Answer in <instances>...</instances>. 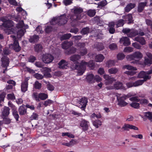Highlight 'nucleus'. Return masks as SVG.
<instances>
[{
    "instance_id": "6e6552de",
    "label": "nucleus",
    "mask_w": 152,
    "mask_h": 152,
    "mask_svg": "<svg viewBox=\"0 0 152 152\" xmlns=\"http://www.w3.org/2000/svg\"><path fill=\"white\" fill-rule=\"evenodd\" d=\"M129 96H125L117 98L118 101V105L121 107H124L127 105L128 103L125 101L126 99L129 98Z\"/></svg>"
},
{
    "instance_id": "4d7b16f0",
    "label": "nucleus",
    "mask_w": 152,
    "mask_h": 152,
    "mask_svg": "<svg viewBox=\"0 0 152 152\" xmlns=\"http://www.w3.org/2000/svg\"><path fill=\"white\" fill-rule=\"evenodd\" d=\"M146 75H147L146 72L142 71L139 73L138 77L140 78H143Z\"/></svg>"
},
{
    "instance_id": "58836bf2",
    "label": "nucleus",
    "mask_w": 152,
    "mask_h": 152,
    "mask_svg": "<svg viewBox=\"0 0 152 152\" xmlns=\"http://www.w3.org/2000/svg\"><path fill=\"white\" fill-rule=\"evenodd\" d=\"M125 18L126 21H128V23H132L133 22L132 16L131 14H129L126 16Z\"/></svg>"
},
{
    "instance_id": "0e129e2a",
    "label": "nucleus",
    "mask_w": 152,
    "mask_h": 152,
    "mask_svg": "<svg viewBox=\"0 0 152 152\" xmlns=\"http://www.w3.org/2000/svg\"><path fill=\"white\" fill-rule=\"evenodd\" d=\"M109 48L111 50H114L117 48V45L114 43H113L109 45Z\"/></svg>"
},
{
    "instance_id": "774afa93",
    "label": "nucleus",
    "mask_w": 152,
    "mask_h": 152,
    "mask_svg": "<svg viewBox=\"0 0 152 152\" xmlns=\"http://www.w3.org/2000/svg\"><path fill=\"white\" fill-rule=\"evenodd\" d=\"M52 27L51 26H47L45 29V32L47 33H48L52 31Z\"/></svg>"
},
{
    "instance_id": "052dcab7",
    "label": "nucleus",
    "mask_w": 152,
    "mask_h": 152,
    "mask_svg": "<svg viewBox=\"0 0 152 152\" xmlns=\"http://www.w3.org/2000/svg\"><path fill=\"white\" fill-rule=\"evenodd\" d=\"M7 97L8 99L14 100L15 99V96L13 93L8 94Z\"/></svg>"
},
{
    "instance_id": "3c124183",
    "label": "nucleus",
    "mask_w": 152,
    "mask_h": 152,
    "mask_svg": "<svg viewBox=\"0 0 152 152\" xmlns=\"http://www.w3.org/2000/svg\"><path fill=\"white\" fill-rule=\"evenodd\" d=\"M134 87L141 85L143 83V81L142 80H139L134 82Z\"/></svg>"
},
{
    "instance_id": "603ef678",
    "label": "nucleus",
    "mask_w": 152,
    "mask_h": 152,
    "mask_svg": "<svg viewBox=\"0 0 152 152\" xmlns=\"http://www.w3.org/2000/svg\"><path fill=\"white\" fill-rule=\"evenodd\" d=\"M130 105L131 107L135 109H138L140 107V104L139 103L133 102L130 104Z\"/></svg>"
},
{
    "instance_id": "423d86ee",
    "label": "nucleus",
    "mask_w": 152,
    "mask_h": 152,
    "mask_svg": "<svg viewBox=\"0 0 152 152\" xmlns=\"http://www.w3.org/2000/svg\"><path fill=\"white\" fill-rule=\"evenodd\" d=\"M54 59L53 56L49 53L43 54L42 56V60L45 64H50L51 63Z\"/></svg>"
},
{
    "instance_id": "c03bdc74",
    "label": "nucleus",
    "mask_w": 152,
    "mask_h": 152,
    "mask_svg": "<svg viewBox=\"0 0 152 152\" xmlns=\"http://www.w3.org/2000/svg\"><path fill=\"white\" fill-rule=\"evenodd\" d=\"M137 35H138V31H134L131 32H130L127 34L128 37H133Z\"/></svg>"
},
{
    "instance_id": "680f3d73",
    "label": "nucleus",
    "mask_w": 152,
    "mask_h": 152,
    "mask_svg": "<svg viewBox=\"0 0 152 152\" xmlns=\"http://www.w3.org/2000/svg\"><path fill=\"white\" fill-rule=\"evenodd\" d=\"M24 25V22L23 20L20 21L16 25L18 28H21L23 27Z\"/></svg>"
},
{
    "instance_id": "0eeeda50",
    "label": "nucleus",
    "mask_w": 152,
    "mask_h": 152,
    "mask_svg": "<svg viewBox=\"0 0 152 152\" xmlns=\"http://www.w3.org/2000/svg\"><path fill=\"white\" fill-rule=\"evenodd\" d=\"M143 55L139 51H136L132 54L128 55L126 56V58L130 60H134L135 58L140 59L142 58Z\"/></svg>"
},
{
    "instance_id": "6e6d98bb",
    "label": "nucleus",
    "mask_w": 152,
    "mask_h": 152,
    "mask_svg": "<svg viewBox=\"0 0 152 152\" xmlns=\"http://www.w3.org/2000/svg\"><path fill=\"white\" fill-rule=\"evenodd\" d=\"M8 105L11 108L12 112L17 110L16 107L11 102L9 101L8 102Z\"/></svg>"
},
{
    "instance_id": "473e14b6",
    "label": "nucleus",
    "mask_w": 152,
    "mask_h": 152,
    "mask_svg": "<svg viewBox=\"0 0 152 152\" xmlns=\"http://www.w3.org/2000/svg\"><path fill=\"white\" fill-rule=\"evenodd\" d=\"M93 124L96 128H98L102 125V122L99 120H96L93 122Z\"/></svg>"
},
{
    "instance_id": "f704fd0d",
    "label": "nucleus",
    "mask_w": 152,
    "mask_h": 152,
    "mask_svg": "<svg viewBox=\"0 0 152 152\" xmlns=\"http://www.w3.org/2000/svg\"><path fill=\"white\" fill-rule=\"evenodd\" d=\"M115 63V60H110L107 62L106 65L108 67H110L114 66Z\"/></svg>"
},
{
    "instance_id": "393cba45",
    "label": "nucleus",
    "mask_w": 152,
    "mask_h": 152,
    "mask_svg": "<svg viewBox=\"0 0 152 152\" xmlns=\"http://www.w3.org/2000/svg\"><path fill=\"white\" fill-rule=\"evenodd\" d=\"M135 6L134 4L129 3L124 8L125 12H129L132 9L134 8Z\"/></svg>"
},
{
    "instance_id": "bf43d9fd",
    "label": "nucleus",
    "mask_w": 152,
    "mask_h": 152,
    "mask_svg": "<svg viewBox=\"0 0 152 152\" xmlns=\"http://www.w3.org/2000/svg\"><path fill=\"white\" fill-rule=\"evenodd\" d=\"M7 117H2L3 119V122L4 124H10L11 122V120L9 118H7Z\"/></svg>"
},
{
    "instance_id": "ddd939ff",
    "label": "nucleus",
    "mask_w": 152,
    "mask_h": 152,
    "mask_svg": "<svg viewBox=\"0 0 152 152\" xmlns=\"http://www.w3.org/2000/svg\"><path fill=\"white\" fill-rule=\"evenodd\" d=\"M103 77L106 80L105 83L106 85L111 84L113 82L115 81V79L113 77H111L108 75H104Z\"/></svg>"
},
{
    "instance_id": "f03ea898",
    "label": "nucleus",
    "mask_w": 152,
    "mask_h": 152,
    "mask_svg": "<svg viewBox=\"0 0 152 152\" xmlns=\"http://www.w3.org/2000/svg\"><path fill=\"white\" fill-rule=\"evenodd\" d=\"M66 20V15L64 14L59 17L53 18L50 22V23L52 25L57 24L59 26H62L67 23Z\"/></svg>"
},
{
    "instance_id": "7ed1b4c3",
    "label": "nucleus",
    "mask_w": 152,
    "mask_h": 152,
    "mask_svg": "<svg viewBox=\"0 0 152 152\" xmlns=\"http://www.w3.org/2000/svg\"><path fill=\"white\" fill-rule=\"evenodd\" d=\"M95 63L93 60H90L88 62H85L82 60L81 61V67L80 71L78 72V75H81L83 74L86 69V66H87L90 68L94 67Z\"/></svg>"
},
{
    "instance_id": "2eb2a0df",
    "label": "nucleus",
    "mask_w": 152,
    "mask_h": 152,
    "mask_svg": "<svg viewBox=\"0 0 152 152\" xmlns=\"http://www.w3.org/2000/svg\"><path fill=\"white\" fill-rule=\"evenodd\" d=\"M120 42L125 46H129L130 44V39L126 37H123L120 39Z\"/></svg>"
},
{
    "instance_id": "20e7f679",
    "label": "nucleus",
    "mask_w": 152,
    "mask_h": 152,
    "mask_svg": "<svg viewBox=\"0 0 152 152\" xmlns=\"http://www.w3.org/2000/svg\"><path fill=\"white\" fill-rule=\"evenodd\" d=\"M10 37L13 39V43L10 44V47L15 52H19L21 50V47L19 45L18 40L16 39L15 36L11 35Z\"/></svg>"
},
{
    "instance_id": "37998d69",
    "label": "nucleus",
    "mask_w": 152,
    "mask_h": 152,
    "mask_svg": "<svg viewBox=\"0 0 152 152\" xmlns=\"http://www.w3.org/2000/svg\"><path fill=\"white\" fill-rule=\"evenodd\" d=\"M144 116L147 118L149 120L152 119V113L150 112H147L144 113Z\"/></svg>"
},
{
    "instance_id": "7c9ffc66",
    "label": "nucleus",
    "mask_w": 152,
    "mask_h": 152,
    "mask_svg": "<svg viewBox=\"0 0 152 152\" xmlns=\"http://www.w3.org/2000/svg\"><path fill=\"white\" fill-rule=\"evenodd\" d=\"M114 87L116 89H119L122 88L123 84L119 82H116L114 85Z\"/></svg>"
},
{
    "instance_id": "e433bc0d",
    "label": "nucleus",
    "mask_w": 152,
    "mask_h": 152,
    "mask_svg": "<svg viewBox=\"0 0 152 152\" xmlns=\"http://www.w3.org/2000/svg\"><path fill=\"white\" fill-rule=\"evenodd\" d=\"M96 13L95 10H89L87 11V15L90 17H93L95 15Z\"/></svg>"
},
{
    "instance_id": "5701e85b",
    "label": "nucleus",
    "mask_w": 152,
    "mask_h": 152,
    "mask_svg": "<svg viewBox=\"0 0 152 152\" xmlns=\"http://www.w3.org/2000/svg\"><path fill=\"white\" fill-rule=\"evenodd\" d=\"M73 45V43L71 42H64L62 45V47L63 49L66 50L69 48Z\"/></svg>"
},
{
    "instance_id": "c9c22d12",
    "label": "nucleus",
    "mask_w": 152,
    "mask_h": 152,
    "mask_svg": "<svg viewBox=\"0 0 152 152\" xmlns=\"http://www.w3.org/2000/svg\"><path fill=\"white\" fill-rule=\"evenodd\" d=\"M72 36V35L70 33L64 34L61 37V40H63L69 39Z\"/></svg>"
},
{
    "instance_id": "e2e57ef3",
    "label": "nucleus",
    "mask_w": 152,
    "mask_h": 152,
    "mask_svg": "<svg viewBox=\"0 0 152 152\" xmlns=\"http://www.w3.org/2000/svg\"><path fill=\"white\" fill-rule=\"evenodd\" d=\"M132 48L129 47H125L124 49V52H131L133 51Z\"/></svg>"
},
{
    "instance_id": "4c0bfd02",
    "label": "nucleus",
    "mask_w": 152,
    "mask_h": 152,
    "mask_svg": "<svg viewBox=\"0 0 152 152\" xmlns=\"http://www.w3.org/2000/svg\"><path fill=\"white\" fill-rule=\"evenodd\" d=\"M107 2L106 0H103L99 2L98 4L97 7L102 8L107 5Z\"/></svg>"
},
{
    "instance_id": "13d9d810",
    "label": "nucleus",
    "mask_w": 152,
    "mask_h": 152,
    "mask_svg": "<svg viewBox=\"0 0 152 152\" xmlns=\"http://www.w3.org/2000/svg\"><path fill=\"white\" fill-rule=\"evenodd\" d=\"M125 57V55L122 53H119L117 56V59L118 60H121L124 59Z\"/></svg>"
},
{
    "instance_id": "f257e3e1",
    "label": "nucleus",
    "mask_w": 152,
    "mask_h": 152,
    "mask_svg": "<svg viewBox=\"0 0 152 152\" xmlns=\"http://www.w3.org/2000/svg\"><path fill=\"white\" fill-rule=\"evenodd\" d=\"M81 56L79 55L75 54L71 56L70 58V60L74 62V64L72 66V68L74 69H76L77 71V75H78V72L80 71L81 67V62L79 63L78 61L80 59Z\"/></svg>"
},
{
    "instance_id": "864d4df0",
    "label": "nucleus",
    "mask_w": 152,
    "mask_h": 152,
    "mask_svg": "<svg viewBox=\"0 0 152 152\" xmlns=\"http://www.w3.org/2000/svg\"><path fill=\"white\" fill-rule=\"evenodd\" d=\"M34 77L38 80H41L43 78V76L38 73H36L33 75Z\"/></svg>"
},
{
    "instance_id": "412c9836",
    "label": "nucleus",
    "mask_w": 152,
    "mask_h": 152,
    "mask_svg": "<svg viewBox=\"0 0 152 152\" xmlns=\"http://www.w3.org/2000/svg\"><path fill=\"white\" fill-rule=\"evenodd\" d=\"M13 26V22L11 20H8V21L5 23H3L1 25V27L2 26L5 28H10Z\"/></svg>"
},
{
    "instance_id": "9d476101",
    "label": "nucleus",
    "mask_w": 152,
    "mask_h": 152,
    "mask_svg": "<svg viewBox=\"0 0 152 152\" xmlns=\"http://www.w3.org/2000/svg\"><path fill=\"white\" fill-rule=\"evenodd\" d=\"M80 126L82 127L83 131L86 132L88 130L90 123L88 121L85 119H83L80 122Z\"/></svg>"
},
{
    "instance_id": "338daca9",
    "label": "nucleus",
    "mask_w": 152,
    "mask_h": 152,
    "mask_svg": "<svg viewBox=\"0 0 152 152\" xmlns=\"http://www.w3.org/2000/svg\"><path fill=\"white\" fill-rule=\"evenodd\" d=\"M133 71H127L125 72V73L128 75L132 76L135 74L136 72Z\"/></svg>"
},
{
    "instance_id": "ea45409f",
    "label": "nucleus",
    "mask_w": 152,
    "mask_h": 152,
    "mask_svg": "<svg viewBox=\"0 0 152 152\" xmlns=\"http://www.w3.org/2000/svg\"><path fill=\"white\" fill-rule=\"evenodd\" d=\"M119 71V69L116 67L108 69L109 72L111 74H115Z\"/></svg>"
},
{
    "instance_id": "a19ab883",
    "label": "nucleus",
    "mask_w": 152,
    "mask_h": 152,
    "mask_svg": "<svg viewBox=\"0 0 152 152\" xmlns=\"http://www.w3.org/2000/svg\"><path fill=\"white\" fill-rule=\"evenodd\" d=\"M116 28L122 26L124 24V20L122 19H119L116 22Z\"/></svg>"
},
{
    "instance_id": "bb28decb",
    "label": "nucleus",
    "mask_w": 152,
    "mask_h": 152,
    "mask_svg": "<svg viewBox=\"0 0 152 152\" xmlns=\"http://www.w3.org/2000/svg\"><path fill=\"white\" fill-rule=\"evenodd\" d=\"M76 51V49L75 48L72 47L66 50L65 53L67 55H70L75 53Z\"/></svg>"
},
{
    "instance_id": "de8ad7c7",
    "label": "nucleus",
    "mask_w": 152,
    "mask_h": 152,
    "mask_svg": "<svg viewBox=\"0 0 152 152\" xmlns=\"http://www.w3.org/2000/svg\"><path fill=\"white\" fill-rule=\"evenodd\" d=\"M70 19L72 21H75L80 20V18L78 15L74 14L71 16Z\"/></svg>"
},
{
    "instance_id": "aec40b11",
    "label": "nucleus",
    "mask_w": 152,
    "mask_h": 152,
    "mask_svg": "<svg viewBox=\"0 0 152 152\" xmlns=\"http://www.w3.org/2000/svg\"><path fill=\"white\" fill-rule=\"evenodd\" d=\"M94 47L98 51H101L104 48V44L102 42H97L94 44Z\"/></svg>"
},
{
    "instance_id": "09e8293b",
    "label": "nucleus",
    "mask_w": 152,
    "mask_h": 152,
    "mask_svg": "<svg viewBox=\"0 0 152 152\" xmlns=\"http://www.w3.org/2000/svg\"><path fill=\"white\" fill-rule=\"evenodd\" d=\"M139 102H140V104L143 105H146L149 102L148 100L145 98L141 99H140Z\"/></svg>"
},
{
    "instance_id": "8fccbe9b",
    "label": "nucleus",
    "mask_w": 152,
    "mask_h": 152,
    "mask_svg": "<svg viewBox=\"0 0 152 152\" xmlns=\"http://www.w3.org/2000/svg\"><path fill=\"white\" fill-rule=\"evenodd\" d=\"M28 62L33 63L37 60V58L35 56L31 55L28 58Z\"/></svg>"
},
{
    "instance_id": "f8f14e48",
    "label": "nucleus",
    "mask_w": 152,
    "mask_h": 152,
    "mask_svg": "<svg viewBox=\"0 0 152 152\" xmlns=\"http://www.w3.org/2000/svg\"><path fill=\"white\" fill-rule=\"evenodd\" d=\"M85 44L84 43H80L78 44V46L80 48V54L82 56L86 55L87 53V50L85 47Z\"/></svg>"
},
{
    "instance_id": "c85d7f7f",
    "label": "nucleus",
    "mask_w": 152,
    "mask_h": 152,
    "mask_svg": "<svg viewBox=\"0 0 152 152\" xmlns=\"http://www.w3.org/2000/svg\"><path fill=\"white\" fill-rule=\"evenodd\" d=\"M143 63L145 66H150L152 64V60L149 59L146 57H145Z\"/></svg>"
},
{
    "instance_id": "72a5a7b5",
    "label": "nucleus",
    "mask_w": 152,
    "mask_h": 152,
    "mask_svg": "<svg viewBox=\"0 0 152 152\" xmlns=\"http://www.w3.org/2000/svg\"><path fill=\"white\" fill-rule=\"evenodd\" d=\"M90 28L88 27L83 28L81 31V33L83 35H85L89 33Z\"/></svg>"
},
{
    "instance_id": "b1692460",
    "label": "nucleus",
    "mask_w": 152,
    "mask_h": 152,
    "mask_svg": "<svg viewBox=\"0 0 152 152\" xmlns=\"http://www.w3.org/2000/svg\"><path fill=\"white\" fill-rule=\"evenodd\" d=\"M86 79L87 81L89 83H94V75L92 74L87 75Z\"/></svg>"
},
{
    "instance_id": "6ab92c4d",
    "label": "nucleus",
    "mask_w": 152,
    "mask_h": 152,
    "mask_svg": "<svg viewBox=\"0 0 152 152\" xmlns=\"http://www.w3.org/2000/svg\"><path fill=\"white\" fill-rule=\"evenodd\" d=\"M147 2H142L139 3L138 8L137 11L139 13L142 12L145 6H147Z\"/></svg>"
},
{
    "instance_id": "a211bd4d",
    "label": "nucleus",
    "mask_w": 152,
    "mask_h": 152,
    "mask_svg": "<svg viewBox=\"0 0 152 152\" xmlns=\"http://www.w3.org/2000/svg\"><path fill=\"white\" fill-rule=\"evenodd\" d=\"M68 64V62L64 59L61 60L58 63L59 68L63 69H66Z\"/></svg>"
},
{
    "instance_id": "4be33fe9",
    "label": "nucleus",
    "mask_w": 152,
    "mask_h": 152,
    "mask_svg": "<svg viewBox=\"0 0 152 152\" xmlns=\"http://www.w3.org/2000/svg\"><path fill=\"white\" fill-rule=\"evenodd\" d=\"M10 109L8 107H4L2 112V116L3 117H7L10 114Z\"/></svg>"
},
{
    "instance_id": "cd10ccee",
    "label": "nucleus",
    "mask_w": 152,
    "mask_h": 152,
    "mask_svg": "<svg viewBox=\"0 0 152 152\" xmlns=\"http://www.w3.org/2000/svg\"><path fill=\"white\" fill-rule=\"evenodd\" d=\"M104 58V57L102 54H99L95 56V60L97 62H101L103 61Z\"/></svg>"
},
{
    "instance_id": "1a4fd4ad",
    "label": "nucleus",
    "mask_w": 152,
    "mask_h": 152,
    "mask_svg": "<svg viewBox=\"0 0 152 152\" xmlns=\"http://www.w3.org/2000/svg\"><path fill=\"white\" fill-rule=\"evenodd\" d=\"M88 102V99L87 97H83L79 99L78 103L80 104L79 107L82 110H84L85 109L87 103Z\"/></svg>"
},
{
    "instance_id": "49530a36",
    "label": "nucleus",
    "mask_w": 152,
    "mask_h": 152,
    "mask_svg": "<svg viewBox=\"0 0 152 152\" xmlns=\"http://www.w3.org/2000/svg\"><path fill=\"white\" fill-rule=\"evenodd\" d=\"M41 83H39L38 81H36L35 82L34 86L36 89H40L41 88Z\"/></svg>"
},
{
    "instance_id": "2f4dec72",
    "label": "nucleus",
    "mask_w": 152,
    "mask_h": 152,
    "mask_svg": "<svg viewBox=\"0 0 152 152\" xmlns=\"http://www.w3.org/2000/svg\"><path fill=\"white\" fill-rule=\"evenodd\" d=\"M39 37L36 34L30 37L29 41L31 43L34 42L39 39Z\"/></svg>"
},
{
    "instance_id": "a878e982",
    "label": "nucleus",
    "mask_w": 152,
    "mask_h": 152,
    "mask_svg": "<svg viewBox=\"0 0 152 152\" xmlns=\"http://www.w3.org/2000/svg\"><path fill=\"white\" fill-rule=\"evenodd\" d=\"M135 41L139 42L141 45H144L145 44L146 41L143 37H137L134 38Z\"/></svg>"
},
{
    "instance_id": "dca6fc26",
    "label": "nucleus",
    "mask_w": 152,
    "mask_h": 152,
    "mask_svg": "<svg viewBox=\"0 0 152 152\" xmlns=\"http://www.w3.org/2000/svg\"><path fill=\"white\" fill-rule=\"evenodd\" d=\"M18 111L20 115H25L27 113V108L25 107V105L23 104L19 107Z\"/></svg>"
},
{
    "instance_id": "4468645a",
    "label": "nucleus",
    "mask_w": 152,
    "mask_h": 152,
    "mask_svg": "<svg viewBox=\"0 0 152 152\" xmlns=\"http://www.w3.org/2000/svg\"><path fill=\"white\" fill-rule=\"evenodd\" d=\"M2 67H7L9 64V58L6 56H4L1 58Z\"/></svg>"
},
{
    "instance_id": "f3484780",
    "label": "nucleus",
    "mask_w": 152,
    "mask_h": 152,
    "mask_svg": "<svg viewBox=\"0 0 152 152\" xmlns=\"http://www.w3.org/2000/svg\"><path fill=\"white\" fill-rule=\"evenodd\" d=\"M122 129H123L124 130L129 131V129H133L135 130H138V128L133 125L128 124H125L122 127Z\"/></svg>"
},
{
    "instance_id": "5fc2aeb1",
    "label": "nucleus",
    "mask_w": 152,
    "mask_h": 152,
    "mask_svg": "<svg viewBox=\"0 0 152 152\" xmlns=\"http://www.w3.org/2000/svg\"><path fill=\"white\" fill-rule=\"evenodd\" d=\"M123 67L124 68H126L128 70H137V68L136 67H134L129 65H125Z\"/></svg>"
},
{
    "instance_id": "79ce46f5",
    "label": "nucleus",
    "mask_w": 152,
    "mask_h": 152,
    "mask_svg": "<svg viewBox=\"0 0 152 152\" xmlns=\"http://www.w3.org/2000/svg\"><path fill=\"white\" fill-rule=\"evenodd\" d=\"M12 114L14 118L15 119L16 121H19V116L18 114V112L17 110L12 112Z\"/></svg>"
},
{
    "instance_id": "9b49d317",
    "label": "nucleus",
    "mask_w": 152,
    "mask_h": 152,
    "mask_svg": "<svg viewBox=\"0 0 152 152\" xmlns=\"http://www.w3.org/2000/svg\"><path fill=\"white\" fill-rule=\"evenodd\" d=\"M28 79L27 78H26L23 82L21 83V91L23 92H25L28 90Z\"/></svg>"
},
{
    "instance_id": "69168bd1",
    "label": "nucleus",
    "mask_w": 152,
    "mask_h": 152,
    "mask_svg": "<svg viewBox=\"0 0 152 152\" xmlns=\"http://www.w3.org/2000/svg\"><path fill=\"white\" fill-rule=\"evenodd\" d=\"M62 136H66L72 138H73L74 137V136L73 135L68 132L63 133L62 134Z\"/></svg>"
},
{
    "instance_id": "a18cd8bd",
    "label": "nucleus",
    "mask_w": 152,
    "mask_h": 152,
    "mask_svg": "<svg viewBox=\"0 0 152 152\" xmlns=\"http://www.w3.org/2000/svg\"><path fill=\"white\" fill-rule=\"evenodd\" d=\"M34 48L35 51L37 52L41 51L42 49V46L39 44L36 45Z\"/></svg>"
},
{
    "instance_id": "39448f33",
    "label": "nucleus",
    "mask_w": 152,
    "mask_h": 152,
    "mask_svg": "<svg viewBox=\"0 0 152 152\" xmlns=\"http://www.w3.org/2000/svg\"><path fill=\"white\" fill-rule=\"evenodd\" d=\"M32 98L37 102L40 101V99L45 100L48 98V94L44 93L38 94L37 92H34L32 95Z\"/></svg>"
},
{
    "instance_id": "c756f323",
    "label": "nucleus",
    "mask_w": 152,
    "mask_h": 152,
    "mask_svg": "<svg viewBox=\"0 0 152 152\" xmlns=\"http://www.w3.org/2000/svg\"><path fill=\"white\" fill-rule=\"evenodd\" d=\"M83 9L77 7L74 8L73 12L75 14L78 15L83 12Z\"/></svg>"
}]
</instances>
